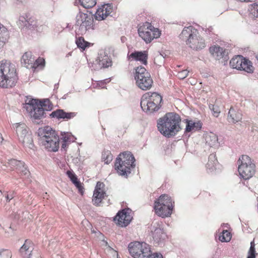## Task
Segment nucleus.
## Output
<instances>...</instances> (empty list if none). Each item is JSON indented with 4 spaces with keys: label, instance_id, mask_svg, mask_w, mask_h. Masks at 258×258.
<instances>
[{
    "label": "nucleus",
    "instance_id": "obj_1",
    "mask_svg": "<svg viewBox=\"0 0 258 258\" xmlns=\"http://www.w3.org/2000/svg\"><path fill=\"white\" fill-rule=\"evenodd\" d=\"M181 117L175 112L166 113L157 121L158 131L164 137L170 138L176 136L182 128Z\"/></svg>",
    "mask_w": 258,
    "mask_h": 258
},
{
    "label": "nucleus",
    "instance_id": "obj_2",
    "mask_svg": "<svg viewBox=\"0 0 258 258\" xmlns=\"http://www.w3.org/2000/svg\"><path fill=\"white\" fill-rule=\"evenodd\" d=\"M18 80L15 66L4 60L0 62V87L12 88L15 86Z\"/></svg>",
    "mask_w": 258,
    "mask_h": 258
},
{
    "label": "nucleus",
    "instance_id": "obj_3",
    "mask_svg": "<svg viewBox=\"0 0 258 258\" xmlns=\"http://www.w3.org/2000/svg\"><path fill=\"white\" fill-rule=\"evenodd\" d=\"M198 34L197 30L190 26L183 28L179 37L181 40L185 41L191 48L198 50L203 49L206 45L205 40L198 36Z\"/></svg>",
    "mask_w": 258,
    "mask_h": 258
},
{
    "label": "nucleus",
    "instance_id": "obj_4",
    "mask_svg": "<svg viewBox=\"0 0 258 258\" xmlns=\"http://www.w3.org/2000/svg\"><path fill=\"white\" fill-rule=\"evenodd\" d=\"M128 250L134 258H163L160 253H152L149 245L145 242H131L128 245Z\"/></svg>",
    "mask_w": 258,
    "mask_h": 258
},
{
    "label": "nucleus",
    "instance_id": "obj_5",
    "mask_svg": "<svg viewBox=\"0 0 258 258\" xmlns=\"http://www.w3.org/2000/svg\"><path fill=\"white\" fill-rule=\"evenodd\" d=\"M162 100V97L159 94L153 92L150 95V93H147L142 97L140 105L144 111L152 113L160 109Z\"/></svg>",
    "mask_w": 258,
    "mask_h": 258
},
{
    "label": "nucleus",
    "instance_id": "obj_6",
    "mask_svg": "<svg viewBox=\"0 0 258 258\" xmlns=\"http://www.w3.org/2000/svg\"><path fill=\"white\" fill-rule=\"evenodd\" d=\"M134 78L136 85L141 90L146 91L151 88L153 81L144 67L139 66L135 69Z\"/></svg>",
    "mask_w": 258,
    "mask_h": 258
},
{
    "label": "nucleus",
    "instance_id": "obj_7",
    "mask_svg": "<svg viewBox=\"0 0 258 258\" xmlns=\"http://www.w3.org/2000/svg\"><path fill=\"white\" fill-rule=\"evenodd\" d=\"M138 33L147 43H150L154 38L160 37L161 32L159 29L155 28L149 23H146L144 27L138 29Z\"/></svg>",
    "mask_w": 258,
    "mask_h": 258
},
{
    "label": "nucleus",
    "instance_id": "obj_8",
    "mask_svg": "<svg viewBox=\"0 0 258 258\" xmlns=\"http://www.w3.org/2000/svg\"><path fill=\"white\" fill-rule=\"evenodd\" d=\"M18 25L23 29L39 31V28L37 25V20L33 17H30L29 14H25L24 16L19 17Z\"/></svg>",
    "mask_w": 258,
    "mask_h": 258
},
{
    "label": "nucleus",
    "instance_id": "obj_9",
    "mask_svg": "<svg viewBox=\"0 0 258 258\" xmlns=\"http://www.w3.org/2000/svg\"><path fill=\"white\" fill-rule=\"evenodd\" d=\"M39 142L48 151L56 152L59 148V138L57 135H53L45 140H39Z\"/></svg>",
    "mask_w": 258,
    "mask_h": 258
},
{
    "label": "nucleus",
    "instance_id": "obj_10",
    "mask_svg": "<svg viewBox=\"0 0 258 258\" xmlns=\"http://www.w3.org/2000/svg\"><path fill=\"white\" fill-rule=\"evenodd\" d=\"M132 217L124 210L119 211L115 217L114 221H117V224L123 227L127 226L131 221Z\"/></svg>",
    "mask_w": 258,
    "mask_h": 258
},
{
    "label": "nucleus",
    "instance_id": "obj_11",
    "mask_svg": "<svg viewBox=\"0 0 258 258\" xmlns=\"http://www.w3.org/2000/svg\"><path fill=\"white\" fill-rule=\"evenodd\" d=\"M239 175L245 180L251 178L255 173V165L250 164L249 165L244 164L239 165L238 169Z\"/></svg>",
    "mask_w": 258,
    "mask_h": 258
},
{
    "label": "nucleus",
    "instance_id": "obj_12",
    "mask_svg": "<svg viewBox=\"0 0 258 258\" xmlns=\"http://www.w3.org/2000/svg\"><path fill=\"white\" fill-rule=\"evenodd\" d=\"M209 51L216 59L220 60L222 58L224 61H226L229 59L227 51L223 47L219 46H212L210 48Z\"/></svg>",
    "mask_w": 258,
    "mask_h": 258
},
{
    "label": "nucleus",
    "instance_id": "obj_13",
    "mask_svg": "<svg viewBox=\"0 0 258 258\" xmlns=\"http://www.w3.org/2000/svg\"><path fill=\"white\" fill-rule=\"evenodd\" d=\"M76 116V113L74 112H67L64 110L57 109L52 111L49 116L51 118H56L58 120L63 119V120H69Z\"/></svg>",
    "mask_w": 258,
    "mask_h": 258
},
{
    "label": "nucleus",
    "instance_id": "obj_14",
    "mask_svg": "<svg viewBox=\"0 0 258 258\" xmlns=\"http://www.w3.org/2000/svg\"><path fill=\"white\" fill-rule=\"evenodd\" d=\"M120 157H117L114 164L115 169L118 174L121 176L127 177L131 172V168L130 166L125 164H122Z\"/></svg>",
    "mask_w": 258,
    "mask_h": 258
},
{
    "label": "nucleus",
    "instance_id": "obj_15",
    "mask_svg": "<svg viewBox=\"0 0 258 258\" xmlns=\"http://www.w3.org/2000/svg\"><path fill=\"white\" fill-rule=\"evenodd\" d=\"M152 233L153 240L157 244L162 242L166 238V233L159 224L152 226Z\"/></svg>",
    "mask_w": 258,
    "mask_h": 258
},
{
    "label": "nucleus",
    "instance_id": "obj_16",
    "mask_svg": "<svg viewBox=\"0 0 258 258\" xmlns=\"http://www.w3.org/2000/svg\"><path fill=\"white\" fill-rule=\"evenodd\" d=\"M34 249L32 242L29 239L25 240L23 245L19 249V252L22 258H30Z\"/></svg>",
    "mask_w": 258,
    "mask_h": 258
},
{
    "label": "nucleus",
    "instance_id": "obj_17",
    "mask_svg": "<svg viewBox=\"0 0 258 258\" xmlns=\"http://www.w3.org/2000/svg\"><path fill=\"white\" fill-rule=\"evenodd\" d=\"M117 157H120L121 160L122 164H125L130 166L132 168H135L136 164L135 163V158L134 155L130 152H124L120 153Z\"/></svg>",
    "mask_w": 258,
    "mask_h": 258
},
{
    "label": "nucleus",
    "instance_id": "obj_18",
    "mask_svg": "<svg viewBox=\"0 0 258 258\" xmlns=\"http://www.w3.org/2000/svg\"><path fill=\"white\" fill-rule=\"evenodd\" d=\"M154 209L155 213L159 216L162 218L169 217L173 210V207H167L165 206H160V205L154 204Z\"/></svg>",
    "mask_w": 258,
    "mask_h": 258
},
{
    "label": "nucleus",
    "instance_id": "obj_19",
    "mask_svg": "<svg viewBox=\"0 0 258 258\" xmlns=\"http://www.w3.org/2000/svg\"><path fill=\"white\" fill-rule=\"evenodd\" d=\"M128 57L129 59L132 58L135 60L140 61L142 64L146 65L147 64L148 54L147 51H135L130 55H128Z\"/></svg>",
    "mask_w": 258,
    "mask_h": 258
},
{
    "label": "nucleus",
    "instance_id": "obj_20",
    "mask_svg": "<svg viewBox=\"0 0 258 258\" xmlns=\"http://www.w3.org/2000/svg\"><path fill=\"white\" fill-rule=\"evenodd\" d=\"M36 134L38 137H39L38 139L39 141L45 140L48 137L57 135L55 131L53 130L52 128L49 126H45L43 128H39L36 132Z\"/></svg>",
    "mask_w": 258,
    "mask_h": 258
},
{
    "label": "nucleus",
    "instance_id": "obj_21",
    "mask_svg": "<svg viewBox=\"0 0 258 258\" xmlns=\"http://www.w3.org/2000/svg\"><path fill=\"white\" fill-rule=\"evenodd\" d=\"M186 127L184 131V136L189 137L187 134L189 132H194L200 130L202 128V123L201 121L194 122L192 120H186Z\"/></svg>",
    "mask_w": 258,
    "mask_h": 258
},
{
    "label": "nucleus",
    "instance_id": "obj_22",
    "mask_svg": "<svg viewBox=\"0 0 258 258\" xmlns=\"http://www.w3.org/2000/svg\"><path fill=\"white\" fill-rule=\"evenodd\" d=\"M13 126L16 130L19 141L29 134L24 123H15Z\"/></svg>",
    "mask_w": 258,
    "mask_h": 258
},
{
    "label": "nucleus",
    "instance_id": "obj_23",
    "mask_svg": "<svg viewBox=\"0 0 258 258\" xmlns=\"http://www.w3.org/2000/svg\"><path fill=\"white\" fill-rule=\"evenodd\" d=\"M228 120L229 122L235 123L242 119V113L239 110H235L233 107L229 109L228 114Z\"/></svg>",
    "mask_w": 258,
    "mask_h": 258
},
{
    "label": "nucleus",
    "instance_id": "obj_24",
    "mask_svg": "<svg viewBox=\"0 0 258 258\" xmlns=\"http://www.w3.org/2000/svg\"><path fill=\"white\" fill-rule=\"evenodd\" d=\"M21 61L24 67L28 68L30 65L31 67H33L35 58L32 57L31 52H26L22 56Z\"/></svg>",
    "mask_w": 258,
    "mask_h": 258
},
{
    "label": "nucleus",
    "instance_id": "obj_25",
    "mask_svg": "<svg viewBox=\"0 0 258 258\" xmlns=\"http://www.w3.org/2000/svg\"><path fill=\"white\" fill-rule=\"evenodd\" d=\"M160 205V206L167 207H173V204L171 199L167 195H161L158 199L155 201L154 204Z\"/></svg>",
    "mask_w": 258,
    "mask_h": 258
},
{
    "label": "nucleus",
    "instance_id": "obj_26",
    "mask_svg": "<svg viewBox=\"0 0 258 258\" xmlns=\"http://www.w3.org/2000/svg\"><path fill=\"white\" fill-rule=\"evenodd\" d=\"M9 38V33L8 29L0 23V49L8 41Z\"/></svg>",
    "mask_w": 258,
    "mask_h": 258
},
{
    "label": "nucleus",
    "instance_id": "obj_27",
    "mask_svg": "<svg viewBox=\"0 0 258 258\" xmlns=\"http://www.w3.org/2000/svg\"><path fill=\"white\" fill-rule=\"evenodd\" d=\"M243 60H244V57L242 55H238L230 60V65L233 69L240 70Z\"/></svg>",
    "mask_w": 258,
    "mask_h": 258
},
{
    "label": "nucleus",
    "instance_id": "obj_28",
    "mask_svg": "<svg viewBox=\"0 0 258 258\" xmlns=\"http://www.w3.org/2000/svg\"><path fill=\"white\" fill-rule=\"evenodd\" d=\"M45 111L44 108H41L39 106L35 107V110H32V113H31L32 117L35 120H40L45 118L46 116V113Z\"/></svg>",
    "mask_w": 258,
    "mask_h": 258
},
{
    "label": "nucleus",
    "instance_id": "obj_29",
    "mask_svg": "<svg viewBox=\"0 0 258 258\" xmlns=\"http://www.w3.org/2000/svg\"><path fill=\"white\" fill-rule=\"evenodd\" d=\"M8 166L10 167L12 170H21V168L24 167V162L14 159L8 160Z\"/></svg>",
    "mask_w": 258,
    "mask_h": 258
},
{
    "label": "nucleus",
    "instance_id": "obj_30",
    "mask_svg": "<svg viewBox=\"0 0 258 258\" xmlns=\"http://www.w3.org/2000/svg\"><path fill=\"white\" fill-rule=\"evenodd\" d=\"M94 20L92 15H89V18L86 20L81 25H79V29L81 30L83 32L86 33V31L93 27Z\"/></svg>",
    "mask_w": 258,
    "mask_h": 258
},
{
    "label": "nucleus",
    "instance_id": "obj_31",
    "mask_svg": "<svg viewBox=\"0 0 258 258\" xmlns=\"http://www.w3.org/2000/svg\"><path fill=\"white\" fill-rule=\"evenodd\" d=\"M38 101L39 99L27 98L25 101L26 110L32 113V110H35V107H38Z\"/></svg>",
    "mask_w": 258,
    "mask_h": 258
},
{
    "label": "nucleus",
    "instance_id": "obj_32",
    "mask_svg": "<svg viewBox=\"0 0 258 258\" xmlns=\"http://www.w3.org/2000/svg\"><path fill=\"white\" fill-rule=\"evenodd\" d=\"M97 60L100 68H106L111 65V60L106 55L99 56Z\"/></svg>",
    "mask_w": 258,
    "mask_h": 258
},
{
    "label": "nucleus",
    "instance_id": "obj_33",
    "mask_svg": "<svg viewBox=\"0 0 258 258\" xmlns=\"http://www.w3.org/2000/svg\"><path fill=\"white\" fill-rule=\"evenodd\" d=\"M205 141L207 144L210 147H213L218 144V137L214 133H210L206 135Z\"/></svg>",
    "mask_w": 258,
    "mask_h": 258
},
{
    "label": "nucleus",
    "instance_id": "obj_34",
    "mask_svg": "<svg viewBox=\"0 0 258 258\" xmlns=\"http://www.w3.org/2000/svg\"><path fill=\"white\" fill-rule=\"evenodd\" d=\"M105 192L103 191H94L92 202L94 205L98 206L104 198Z\"/></svg>",
    "mask_w": 258,
    "mask_h": 258
},
{
    "label": "nucleus",
    "instance_id": "obj_35",
    "mask_svg": "<svg viewBox=\"0 0 258 258\" xmlns=\"http://www.w3.org/2000/svg\"><path fill=\"white\" fill-rule=\"evenodd\" d=\"M218 162L215 154L212 153L209 156L208 162L206 165L207 167L210 170H213L218 165Z\"/></svg>",
    "mask_w": 258,
    "mask_h": 258
},
{
    "label": "nucleus",
    "instance_id": "obj_36",
    "mask_svg": "<svg viewBox=\"0 0 258 258\" xmlns=\"http://www.w3.org/2000/svg\"><path fill=\"white\" fill-rule=\"evenodd\" d=\"M242 68L240 70H243L248 73H252L253 72L254 68L252 66L251 62L248 59L244 57L242 62Z\"/></svg>",
    "mask_w": 258,
    "mask_h": 258
},
{
    "label": "nucleus",
    "instance_id": "obj_37",
    "mask_svg": "<svg viewBox=\"0 0 258 258\" xmlns=\"http://www.w3.org/2000/svg\"><path fill=\"white\" fill-rule=\"evenodd\" d=\"M38 106L41 108H44L45 111H50L52 109V104L50 102L49 99H45L39 100L38 101Z\"/></svg>",
    "mask_w": 258,
    "mask_h": 258
},
{
    "label": "nucleus",
    "instance_id": "obj_38",
    "mask_svg": "<svg viewBox=\"0 0 258 258\" xmlns=\"http://www.w3.org/2000/svg\"><path fill=\"white\" fill-rule=\"evenodd\" d=\"M20 142H21L24 146L27 147L29 149H33L34 146L31 134L27 135Z\"/></svg>",
    "mask_w": 258,
    "mask_h": 258
},
{
    "label": "nucleus",
    "instance_id": "obj_39",
    "mask_svg": "<svg viewBox=\"0 0 258 258\" xmlns=\"http://www.w3.org/2000/svg\"><path fill=\"white\" fill-rule=\"evenodd\" d=\"M89 15L87 14L79 12L76 16V21L75 25L79 26L81 25L84 22L89 18Z\"/></svg>",
    "mask_w": 258,
    "mask_h": 258
},
{
    "label": "nucleus",
    "instance_id": "obj_40",
    "mask_svg": "<svg viewBox=\"0 0 258 258\" xmlns=\"http://www.w3.org/2000/svg\"><path fill=\"white\" fill-rule=\"evenodd\" d=\"M76 43L77 47L84 50L87 47H89L90 43L85 40L83 37L76 38Z\"/></svg>",
    "mask_w": 258,
    "mask_h": 258
},
{
    "label": "nucleus",
    "instance_id": "obj_41",
    "mask_svg": "<svg viewBox=\"0 0 258 258\" xmlns=\"http://www.w3.org/2000/svg\"><path fill=\"white\" fill-rule=\"evenodd\" d=\"M61 140L62 142L70 143L74 141L75 137L70 133L61 132Z\"/></svg>",
    "mask_w": 258,
    "mask_h": 258
},
{
    "label": "nucleus",
    "instance_id": "obj_42",
    "mask_svg": "<svg viewBox=\"0 0 258 258\" xmlns=\"http://www.w3.org/2000/svg\"><path fill=\"white\" fill-rule=\"evenodd\" d=\"M102 160L108 164L112 160V155L109 150H104L102 154Z\"/></svg>",
    "mask_w": 258,
    "mask_h": 258
},
{
    "label": "nucleus",
    "instance_id": "obj_43",
    "mask_svg": "<svg viewBox=\"0 0 258 258\" xmlns=\"http://www.w3.org/2000/svg\"><path fill=\"white\" fill-rule=\"evenodd\" d=\"M239 165H242L244 164L249 165L250 164H252L251 161L250 157L247 155H243L238 159L237 161Z\"/></svg>",
    "mask_w": 258,
    "mask_h": 258
},
{
    "label": "nucleus",
    "instance_id": "obj_44",
    "mask_svg": "<svg viewBox=\"0 0 258 258\" xmlns=\"http://www.w3.org/2000/svg\"><path fill=\"white\" fill-rule=\"evenodd\" d=\"M231 238V233L227 230H223L222 234L219 237V239L221 242H229Z\"/></svg>",
    "mask_w": 258,
    "mask_h": 258
},
{
    "label": "nucleus",
    "instance_id": "obj_45",
    "mask_svg": "<svg viewBox=\"0 0 258 258\" xmlns=\"http://www.w3.org/2000/svg\"><path fill=\"white\" fill-rule=\"evenodd\" d=\"M81 5L86 9L91 8L96 4V0H80Z\"/></svg>",
    "mask_w": 258,
    "mask_h": 258
},
{
    "label": "nucleus",
    "instance_id": "obj_46",
    "mask_svg": "<svg viewBox=\"0 0 258 258\" xmlns=\"http://www.w3.org/2000/svg\"><path fill=\"white\" fill-rule=\"evenodd\" d=\"M209 108L212 111L213 115L215 117H218L220 113L219 107L217 104L209 105Z\"/></svg>",
    "mask_w": 258,
    "mask_h": 258
},
{
    "label": "nucleus",
    "instance_id": "obj_47",
    "mask_svg": "<svg viewBox=\"0 0 258 258\" xmlns=\"http://www.w3.org/2000/svg\"><path fill=\"white\" fill-rule=\"evenodd\" d=\"M17 172L20 173L21 176H25V177H28L30 174V171L25 166L24 162V167L21 168V170H17Z\"/></svg>",
    "mask_w": 258,
    "mask_h": 258
},
{
    "label": "nucleus",
    "instance_id": "obj_48",
    "mask_svg": "<svg viewBox=\"0 0 258 258\" xmlns=\"http://www.w3.org/2000/svg\"><path fill=\"white\" fill-rule=\"evenodd\" d=\"M11 252L8 249H0V258H11Z\"/></svg>",
    "mask_w": 258,
    "mask_h": 258
},
{
    "label": "nucleus",
    "instance_id": "obj_49",
    "mask_svg": "<svg viewBox=\"0 0 258 258\" xmlns=\"http://www.w3.org/2000/svg\"><path fill=\"white\" fill-rule=\"evenodd\" d=\"M164 57L161 53H159L157 54L155 59L154 62L158 66H161V64L164 62Z\"/></svg>",
    "mask_w": 258,
    "mask_h": 258
},
{
    "label": "nucleus",
    "instance_id": "obj_50",
    "mask_svg": "<svg viewBox=\"0 0 258 258\" xmlns=\"http://www.w3.org/2000/svg\"><path fill=\"white\" fill-rule=\"evenodd\" d=\"M251 11L254 17L258 18V2L251 5Z\"/></svg>",
    "mask_w": 258,
    "mask_h": 258
},
{
    "label": "nucleus",
    "instance_id": "obj_51",
    "mask_svg": "<svg viewBox=\"0 0 258 258\" xmlns=\"http://www.w3.org/2000/svg\"><path fill=\"white\" fill-rule=\"evenodd\" d=\"M106 15V13L104 12V9H102L101 11H98L97 14L95 16L96 19L99 21L103 20L108 16Z\"/></svg>",
    "mask_w": 258,
    "mask_h": 258
},
{
    "label": "nucleus",
    "instance_id": "obj_52",
    "mask_svg": "<svg viewBox=\"0 0 258 258\" xmlns=\"http://www.w3.org/2000/svg\"><path fill=\"white\" fill-rule=\"evenodd\" d=\"M67 174L73 183L78 180L77 176L71 171H67Z\"/></svg>",
    "mask_w": 258,
    "mask_h": 258
},
{
    "label": "nucleus",
    "instance_id": "obj_53",
    "mask_svg": "<svg viewBox=\"0 0 258 258\" xmlns=\"http://www.w3.org/2000/svg\"><path fill=\"white\" fill-rule=\"evenodd\" d=\"M103 9L106 14V16H108L112 11V7L110 4H106L103 7Z\"/></svg>",
    "mask_w": 258,
    "mask_h": 258
},
{
    "label": "nucleus",
    "instance_id": "obj_54",
    "mask_svg": "<svg viewBox=\"0 0 258 258\" xmlns=\"http://www.w3.org/2000/svg\"><path fill=\"white\" fill-rule=\"evenodd\" d=\"M74 184L75 185L76 187L78 189L79 192L83 195L84 193V187L82 186L81 183L80 181L77 180L76 182H74Z\"/></svg>",
    "mask_w": 258,
    "mask_h": 258
},
{
    "label": "nucleus",
    "instance_id": "obj_55",
    "mask_svg": "<svg viewBox=\"0 0 258 258\" xmlns=\"http://www.w3.org/2000/svg\"><path fill=\"white\" fill-rule=\"evenodd\" d=\"M188 73L189 72L187 70H182V71L178 72V77L180 79H183L188 76Z\"/></svg>",
    "mask_w": 258,
    "mask_h": 258
},
{
    "label": "nucleus",
    "instance_id": "obj_56",
    "mask_svg": "<svg viewBox=\"0 0 258 258\" xmlns=\"http://www.w3.org/2000/svg\"><path fill=\"white\" fill-rule=\"evenodd\" d=\"M44 63H45L44 59L43 58H39L35 60V61L33 63V67H34V66L35 65H36L37 66H43L44 65Z\"/></svg>",
    "mask_w": 258,
    "mask_h": 258
},
{
    "label": "nucleus",
    "instance_id": "obj_57",
    "mask_svg": "<svg viewBox=\"0 0 258 258\" xmlns=\"http://www.w3.org/2000/svg\"><path fill=\"white\" fill-rule=\"evenodd\" d=\"M104 184L102 182L98 181L97 182L94 191H103L102 188L104 186Z\"/></svg>",
    "mask_w": 258,
    "mask_h": 258
},
{
    "label": "nucleus",
    "instance_id": "obj_58",
    "mask_svg": "<svg viewBox=\"0 0 258 258\" xmlns=\"http://www.w3.org/2000/svg\"><path fill=\"white\" fill-rule=\"evenodd\" d=\"M248 256L255 257V248L253 247V246L250 247V248L248 251Z\"/></svg>",
    "mask_w": 258,
    "mask_h": 258
},
{
    "label": "nucleus",
    "instance_id": "obj_59",
    "mask_svg": "<svg viewBox=\"0 0 258 258\" xmlns=\"http://www.w3.org/2000/svg\"><path fill=\"white\" fill-rule=\"evenodd\" d=\"M68 146L67 142H62L61 150L63 149L64 151L66 150V148Z\"/></svg>",
    "mask_w": 258,
    "mask_h": 258
},
{
    "label": "nucleus",
    "instance_id": "obj_60",
    "mask_svg": "<svg viewBox=\"0 0 258 258\" xmlns=\"http://www.w3.org/2000/svg\"><path fill=\"white\" fill-rule=\"evenodd\" d=\"M212 30H213V28L210 27L208 29H207V30H206V31L207 32V31H208L210 32H211Z\"/></svg>",
    "mask_w": 258,
    "mask_h": 258
},
{
    "label": "nucleus",
    "instance_id": "obj_61",
    "mask_svg": "<svg viewBox=\"0 0 258 258\" xmlns=\"http://www.w3.org/2000/svg\"><path fill=\"white\" fill-rule=\"evenodd\" d=\"M6 199H7V201H10L12 199V197H9L8 195H7L6 196Z\"/></svg>",
    "mask_w": 258,
    "mask_h": 258
},
{
    "label": "nucleus",
    "instance_id": "obj_62",
    "mask_svg": "<svg viewBox=\"0 0 258 258\" xmlns=\"http://www.w3.org/2000/svg\"><path fill=\"white\" fill-rule=\"evenodd\" d=\"M3 140V138L2 137V134L0 133V143L2 142Z\"/></svg>",
    "mask_w": 258,
    "mask_h": 258
},
{
    "label": "nucleus",
    "instance_id": "obj_63",
    "mask_svg": "<svg viewBox=\"0 0 258 258\" xmlns=\"http://www.w3.org/2000/svg\"><path fill=\"white\" fill-rule=\"evenodd\" d=\"M255 0H242V2H252V1H255Z\"/></svg>",
    "mask_w": 258,
    "mask_h": 258
},
{
    "label": "nucleus",
    "instance_id": "obj_64",
    "mask_svg": "<svg viewBox=\"0 0 258 258\" xmlns=\"http://www.w3.org/2000/svg\"><path fill=\"white\" fill-rule=\"evenodd\" d=\"M253 246V247H254V243L253 241L251 242V243H250V246Z\"/></svg>",
    "mask_w": 258,
    "mask_h": 258
}]
</instances>
